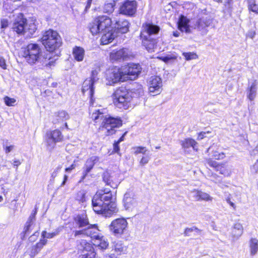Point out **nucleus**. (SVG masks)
<instances>
[{"mask_svg": "<svg viewBox=\"0 0 258 258\" xmlns=\"http://www.w3.org/2000/svg\"><path fill=\"white\" fill-rule=\"evenodd\" d=\"M209 155L212 159L215 160H221L225 158V154L223 152H219L217 151H212V153H210Z\"/></svg>", "mask_w": 258, "mask_h": 258, "instance_id": "58836bf2", "label": "nucleus"}, {"mask_svg": "<svg viewBox=\"0 0 258 258\" xmlns=\"http://www.w3.org/2000/svg\"><path fill=\"white\" fill-rule=\"evenodd\" d=\"M56 120L53 121L54 123H56L60 121H66V120L69 119V115L66 111L61 110L58 111L56 113Z\"/></svg>", "mask_w": 258, "mask_h": 258, "instance_id": "c9c22d12", "label": "nucleus"}, {"mask_svg": "<svg viewBox=\"0 0 258 258\" xmlns=\"http://www.w3.org/2000/svg\"><path fill=\"white\" fill-rule=\"evenodd\" d=\"M76 167V165L75 164H72L70 167L66 168L65 171L67 172H71V171L74 169Z\"/></svg>", "mask_w": 258, "mask_h": 258, "instance_id": "338daca9", "label": "nucleus"}, {"mask_svg": "<svg viewBox=\"0 0 258 258\" xmlns=\"http://www.w3.org/2000/svg\"><path fill=\"white\" fill-rule=\"evenodd\" d=\"M35 223L26 222L23 232L20 234V238L23 240L25 237L29 235L34 229Z\"/></svg>", "mask_w": 258, "mask_h": 258, "instance_id": "2f4dec72", "label": "nucleus"}, {"mask_svg": "<svg viewBox=\"0 0 258 258\" xmlns=\"http://www.w3.org/2000/svg\"><path fill=\"white\" fill-rule=\"evenodd\" d=\"M200 190H195L191 192V196L196 201H200Z\"/></svg>", "mask_w": 258, "mask_h": 258, "instance_id": "3c124183", "label": "nucleus"}, {"mask_svg": "<svg viewBox=\"0 0 258 258\" xmlns=\"http://www.w3.org/2000/svg\"><path fill=\"white\" fill-rule=\"evenodd\" d=\"M61 230V228L60 227H58L51 233H48L46 231H43L41 233V238L43 239L52 238L58 235Z\"/></svg>", "mask_w": 258, "mask_h": 258, "instance_id": "72a5a7b5", "label": "nucleus"}, {"mask_svg": "<svg viewBox=\"0 0 258 258\" xmlns=\"http://www.w3.org/2000/svg\"><path fill=\"white\" fill-rule=\"evenodd\" d=\"M128 223L123 218L113 220L109 225L111 233L116 237H120L126 231Z\"/></svg>", "mask_w": 258, "mask_h": 258, "instance_id": "1a4fd4ad", "label": "nucleus"}, {"mask_svg": "<svg viewBox=\"0 0 258 258\" xmlns=\"http://www.w3.org/2000/svg\"><path fill=\"white\" fill-rule=\"evenodd\" d=\"M189 20L183 15H181L177 22L178 29L181 32H185L186 33L190 32L189 28Z\"/></svg>", "mask_w": 258, "mask_h": 258, "instance_id": "b1692460", "label": "nucleus"}, {"mask_svg": "<svg viewBox=\"0 0 258 258\" xmlns=\"http://www.w3.org/2000/svg\"><path fill=\"white\" fill-rule=\"evenodd\" d=\"M249 247L251 255L256 254L258 251V240L256 238H251L249 241Z\"/></svg>", "mask_w": 258, "mask_h": 258, "instance_id": "e433bc0d", "label": "nucleus"}, {"mask_svg": "<svg viewBox=\"0 0 258 258\" xmlns=\"http://www.w3.org/2000/svg\"><path fill=\"white\" fill-rule=\"evenodd\" d=\"M3 148L6 154L11 152L14 149V145L10 144V143L7 140L3 143Z\"/></svg>", "mask_w": 258, "mask_h": 258, "instance_id": "a19ab883", "label": "nucleus"}, {"mask_svg": "<svg viewBox=\"0 0 258 258\" xmlns=\"http://www.w3.org/2000/svg\"><path fill=\"white\" fill-rule=\"evenodd\" d=\"M171 57L169 56H161L160 57V59L163 60V61L165 62H168L171 59Z\"/></svg>", "mask_w": 258, "mask_h": 258, "instance_id": "69168bd1", "label": "nucleus"}, {"mask_svg": "<svg viewBox=\"0 0 258 258\" xmlns=\"http://www.w3.org/2000/svg\"><path fill=\"white\" fill-rule=\"evenodd\" d=\"M212 198L207 193L201 191L200 195V200L206 201H212Z\"/></svg>", "mask_w": 258, "mask_h": 258, "instance_id": "49530a36", "label": "nucleus"}, {"mask_svg": "<svg viewBox=\"0 0 258 258\" xmlns=\"http://www.w3.org/2000/svg\"><path fill=\"white\" fill-rule=\"evenodd\" d=\"M206 163L209 166L214 168L216 170L220 169L219 168L222 165L221 164L218 163L217 162L213 160L212 158H210L206 159Z\"/></svg>", "mask_w": 258, "mask_h": 258, "instance_id": "ea45409f", "label": "nucleus"}, {"mask_svg": "<svg viewBox=\"0 0 258 258\" xmlns=\"http://www.w3.org/2000/svg\"><path fill=\"white\" fill-rule=\"evenodd\" d=\"M63 136L58 130L47 132L45 136L46 146L49 150H52L56 143L62 141Z\"/></svg>", "mask_w": 258, "mask_h": 258, "instance_id": "ddd939ff", "label": "nucleus"}, {"mask_svg": "<svg viewBox=\"0 0 258 258\" xmlns=\"http://www.w3.org/2000/svg\"><path fill=\"white\" fill-rule=\"evenodd\" d=\"M89 230L86 229V228H80L79 230L73 231V233L75 237H82L86 235H91Z\"/></svg>", "mask_w": 258, "mask_h": 258, "instance_id": "4c0bfd02", "label": "nucleus"}, {"mask_svg": "<svg viewBox=\"0 0 258 258\" xmlns=\"http://www.w3.org/2000/svg\"><path fill=\"white\" fill-rule=\"evenodd\" d=\"M135 151L134 154L137 155L140 153H142L144 155H146V152L147 150L145 147H137L134 148Z\"/></svg>", "mask_w": 258, "mask_h": 258, "instance_id": "09e8293b", "label": "nucleus"}, {"mask_svg": "<svg viewBox=\"0 0 258 258\" xmlns=\"http://www.w3.org/2000/svg\"><path fill=\"white\" fill-rule=\"evenodd\" d=\"M226 201L228 204H229L230 206L233 208L234 209H235V205L233 202L231 201V198L230 195H229L227 198H225Z\"/></svg>", "mask_w": 258, "mask_h": 258, "instance_id": "bf43d9fd", "label": "nucleus"}, {"mask_svg": "<svg viewBox=\"0 0 258 258\" xmlns=\"http://www.w3.org/2000/svg\"><path fill=\"white\" fill-rule=\"evenodd\" d=\"M40 251L37 249V248L35 247V245L33 246L31 248V251L30 252V256L31 258H34L35 256Z\"/></svg>", "mask_w": 258, "mask_h": 258, "instance_id": "603ef678", "label": "nucleus"}, {"mask_svg": "<svg viewBox=\"0 0 258 258\" xmlns=\"http://www.w3.org/2000/svg\"><path fill=\"white\" fill-rule=\"evenodd\" d=\"M74 225L75 228H84L90 224L86 213H83L76 215L74 218Z\"/></svg>", "mask_w": 258, "mask_h": 258, "instance_id": "412c9836", "label": "nucleus"}, {"mask_svg": "<svg viewBox=\"0 0 258 258\" xmlns=\"http://www.w3.org/2000/svg\"><path fill=\"white\" fill-rule=\"evenodd\" d=\"M99 71L97 70H92L91 72V77L86 79L83 83L82 92L85 94V92L88 91V94L90 97V104L93 105L94 99L93 95L94 93V83L98 80L97 75Z\"/></svg>", "mask_w": 258, "mask_h": 258, "instance_id": "6e6552de", "label": "nucleus"}, {"mask_svg": "<svg viewBox=\"0 0 258 258\" xmlns=\"http://www.w3.org/2000/svg\"><path fill=\"white\" fill-rule=\"evenodd\" d=\"M113 103L118 108L123 109H128L131 106L132 95L130 89L121 86L117 88L113 93Z\"/></svg>", "mask_w": 258, "mask_h": 258, "instance_id": "0eeeda50", "label": "nucleus"}, {"mask_svg": "<svg viewBox=\"0 0 258 258\" xmlns=\"http://www.w3.org/2000/svg\"><path fill=\"white\" fill-rule=\"evenodd\" d=\"M113 248L115 252L121 253H124L127 250L126 246H125L122 241L117 240L113 242Z\"/></svg>", "mask_w": 258, "mask_h": 258, "instance_id": "473e14b6", "label": "nucleus"}, {"mask_svg": "<svg viewBox=\"0 0 258 258\" xmlns=\"http://www.w3.org/2000/svg\"><path fill=\"white\" fill-rule=\"evenodd\" d=\"M107 84L112 85L119 82L125 81V77L122 73V69L115 67L109 68L106 71Z\"/></svg>", "mask_w": 258, "mask_h": 258, "instance_id": "9d476101", "label": "nucleus"}, {"mask_svg": "<svg viewBox=\"0 0 258 258\" xmlns=\"http://www.w3.org/2000/svg\"><path fill=\"white\" fill-rule=\"evenodd\" d=\"M94 245L99 247V248L104 250L108 247L109 242L107 239L104 236L100 235L99 238H97L95 239Z\"/></svg>", "mask_w": 258, "mask_h": 258, "instance_id": "7c9ffc66", "label": "nucleus"}, {"mask_svg": "<svg viewBox=\"0 0 258 258\" xmlns=\"http://www.w3.org/2000/svg\"><path fill=\"white\" fill-rule=\"evenodd\" d=\"M86 194L85 193L84 191L81 190L79 191L76 196V199L81 202H84L86 201Z\"/></svg>", "mask_w": 258, "mask_h": 258, "instance_id": "c03bdc74", "label": "nucleus"}, {"mask_svg": "<svg viewBox=\"0 0 258 258\" xmlns=\"http://www.w3.org/2000/svg\"><path fill=\"white\" fill-rule=\"evenodd\" d=\"M251 170L254 173H257L258 171V160L255 162L254 165L251 167Z\"/></svg>", "mask_w": 258, "mask_h": 258, "instance_id": "e2e57ef3", "label": "nucleus"}, {"mask_svg": "<svg viewBox=\"0 0 258 258\" xmlns=\"http://www.w3.org/2000/svg\"><path fill=\"white\" fill-rule=\"evenodd\" d=\"M41 47L36 43H30L25 48L23 56L30 64L40 63L42 66L51 67L56 60L50 53L43 54Z\"/></svg>", "mask_w": 258, "mask_h": 258, "instance_id": "f03ea898", "label": "nucleus"}, {"mask_svg": "<svg viewBox=\"0 0 258 258\" xmlns=\"http://www.w3.org/2000/svg\"><path fill=\"white\" fill-rule=\"evenodd\" d=\"M119 143L117 141L115 142L113 144V150L115 153H118L119 151Z\"/></svg>", "mask_w": 258, "mask_h": 258, "instance_id": "052dcab7", "label": "nucleus"}, {"mask_svg": "<svg viewBox=\"0 0 258 258\" xmlns=\"http://www.w3.org/2000/svg\"><path fill=\"white\" fill-rule=\"evenodd\" d=\"M98 160V157L94 156H92L86 161V163L83 167L82 176L81 180H83L86 178L88 173L90 172L93 168L95 164L97 162Z\"/></svg>", "mask_w": 258, "mask_h": 258, "instance_id": "4be33fe9", "label": "nucleus"}, {"mask_svg": "<svg viewBox=\"0 0 258 258\" xmlns=\"http://www.w3.org/2000/svg\"><path fill=\"white\" fill-rule=\"evenodd\" d=\"M0 67L3 69H7L6 60L3 57L0 56Z\"/></svg>", "mask_w": 258, "mask_h": 258, "instance_id": "13d9d810", "label": "nucleus"}, {"mask_svg": "<svg viewBox=\"0 0 258 258\" xmlns=\"http://www.w3.org/2000/svg\"><path fill=\"white\" fill-rule=\"evenodd\" d=\"M36 23V20L34 19L29 20L28 22L27 21L25 27V32L23 34H26V36L29 37L33 35L37 29Z\"/></svg>", "mask_w": 258, "mask_h": 258, "instance_id": "5701e85b", "label": "nucleus"}, {"mask_svg": "<svg viewBox=\"0 0 258 258\" xmlns=\"http://www.w3.org/2000/svg\"><path fill=\"white\" fill-rule=\"evenodd\" d=\"M248 9L251 12L258 14V5L255 3L248 5Z\"/></svg>", "mask_w": 258, "mask_h": 258, "instance_id": "864d4df0", "label": "nucleus"}, {"mask_svg": "<svg viewBox=\"0 0 258 258\" xmlns=\"http://www.w3.org/2000/svg\"><path fill=\"white\" fill-rule=\"evenodd\" d=\"M82 255L84 258H94L96 253L92 245L89 243H86L83 250Z\"/></svg>", "mask_w": 258, "mask_h": 258, "instance_id": "cd10ccee", "label": "nucleus"}, {"mask_svg": "<svg viewBox=\"0 0 258 258\" xmlns=\"http://www.w3.org/2000/svg\"><path fill=\"white\" fill-rule=\"evenodd\" d=\"M130 94L132 95V99L134 97H140L144 95V91L143 86L137 83L134 85V87L130 89Z\"/></svg>", "mask_w": 258, "mask_h": 258, "instance_id": "bb28decb", "label": "nucleus"}, {"mask_svg": "<svg viewBox=\"0 0 258 258\" xmlns=\"http://www.w3.org/2000/svg\"><path fill=\"white\" fill-rule=\"evenodd\" d=\"M86 229L89 230V231L91 234V235H86L87 236H90L91 238H94L95 239L97 238H99L100 236L98 234L99 229L96 225L89 224L87 228H86Z\"/></svg>", "mask_w": 258, "mask_h": 258, "instance_id": "f704fd0d", "label": "nucleus"}, {"mask_svg": "<svg viewBox=\"0 0 258 258\" xmlns=\"http://www.w3.org/2000/svg\"><path fill=\"white\" fill-rule=\"evenodd\" d=\"M104 110L103 109L95 110L91 115V117L96 123L102 121V127L106 131V135H112L115 133L116 128L122 125V121L120 117L105 115Z\"/></svg>", "mask_w": 258, "mask_h": 258, "instance_id": "20e7f679", "label": "nucleus"}, {"mask_svg": "<svg viewBox=\"0 0 258 258\" xmlns=\"http://www.w3.org/2000/svg\"><path fill=\"white\" fill-rule=\"evenodd\" d=\"M114 4L113 3H107L105 5L104 10L106 13H111L114 11Z\"/></svg>", "mask_w": 258, "mask_h": 258, "instance_id": "37998d69", "label": "nucleus"}, {"mask_svg": "<svg viewBox=\"0 0 258 258\" xmlns=\"http://www.w3.org/2000/svg\"><path fill=\"white\" fill-rule=\"evenodd\" d=\"M118 174L113 171H106L103 174V180L106 184L110 187L116 188L118 186L120 182L118 179Z\"/></svg>", "mask_w": 258, "mask_h": 258, "instance_id": "2eb2a0df", "label": "nucleus"}, {"mask_svg": "<svg viewBox=\"0 0 258 258\" xmlns=\"http://www.w3.org/2000/svg\"><path fill=\"white\" fill-rule=\"evenodd\" d=\"M73 55L76 60L82 61L84 58L85 50L81 47L75 46L73 50Z\"/></svg>", "mask_w": 258, "mask_h": 258, "instance_id": "c85d7f7f", "label": "nucleus"}, {"mask_svg": "<svg viewBox=\"0 0 258 258\" xmlns=\"http://www.w3.org/2000/svg\"><path fill=\"white\" fill-rule=\"evenodd\" d=\"M39 235V233L38 232V230H37L36 231H35L33 234H32V235H31L29 238V240L30 241V242H34L35 241L37 237H38Z\"/></svg>", "mask_w": 258, "mask_h": 258, "instance_id": "5fc2aeb1", "label": "nucleus"}, {"mask_svg": "<svg viewBox=\"0 0 258 258\" xmlns=\"http://www.w3.org/2000/svg\"><path fill=\"white\" fill-rule=\"evenodd\" d=\"M150 158V156L149 155L143 157L140 162V164L142 165L146 164L147 163H148Z\"/></svg>", "mask_w": 258, "mask_h": 258, "instance_id": "6e6d98bb", "label": "nucleus"}, {"mask_svg": "<svg viewBox=\"0 0 258 258\" xmlns=\"http://www.w3.org/2000/svg\"><path fill=\"white\" fill-rule=\"evenodd\" d=\"M92 205L95 213L105 217H110L118 211L112 192L107 188L99 190L95 194L92 200Z\"/></svg>", "mask_w": 258, "mask_h": 258, "instance_id": "f257e3e1", "label": "nucleus"}, {"mask_svg": "<svg viewBox=\"0 0 258 258\" xmlns=\"http://www.w3.org/2000/svg\"><path fill=\"white\" fill-rule=\"evenodd\" d=\"M41 41L51 56L58 58L60 54L59 47L62 45V39L59 34L55 31L49 29L45 31L41 38Z\"/></svg>", "mask_w": 258, "mask_h": 258, "instance_id": "423d86ee", "label": "nucleus"}, {"mask_svg": "<svg viewBox=\"0 0 258 258\" xmlns=\"http://www.w3.org/2000/svg\"><path fill=\"white\" fill-rule=\"evenodd\" d=\"M180 143L185 152L188 151V149L190 147L194 150H198V143L191 138H186L181 140Z\"/></svg>", "mask_w": 258, "mask_h": 258, "instance_id": "393cba45", "label": "nucleus"}, {"mask_svg": "<svg viewBox=\"0 0 258 258\" xmlns=\"http://www.w3.org/2000/svg\"><path fill=\"white\" fill-rule=\"evenodd\" d=\"M194 231H195L197 232H200L201 231V230L199 229H198L197 227H196L195 226H193L192 227H191V228H185L184 232V235L185 236H189V233Z\"/></svg>", "mask_w": 258, "mask_h": 258, "instance_id": "a18cd8bd", "label": "nucleus"}, {"mask_svg": "<svg viewBox=\"0 0 258 258\" xmlns=\"http://www.w3.org/2000/svg\"><path fill=\"white\" fill-rule=\"evenodd\" d=\"M160 30V27L153 23H146L143 24L140 36L143 45L149 52L154 51L157 46V38Z\"/></svg>", "mask_w": 258, "mask_h": 258, "instance_id": "39448f33", "label": "nucleus"}, {"mask_svg": "<svg viewBox=\"0 0 258 258\" xmlns=\"http://www.w3.org/2000/svg\"><path fill=\"white\" fill-rule=\"evenodd\" d=\"M257 82L254 80L247 89V97L250 101L254 99L256 95Z\"/></svg>", "mask_w": 258, "mask_h": 258, "instance_id": "a878e982", "label": "nucleus"}, {"mask_svg": "<svg viewBox=\"0 0 258 258\" xmlns=\"http://www.w3.org/2000/svg\"><path fill=\"white\" fill-rule=\"evenodd\" d=\"M130 23L126 20L123 19H119L116 20L112 28V32H114L116 37L119 35V34H124L128 31Z\"/></svg>", "mask_w": 258, "mask_h": 258, "instance_id": "dca6fc26", "label": "nucleus"}, {"mask_svg": "<svg viewBox=\"0 0 258 258\" xmlns=\"http://www.w3.org/2000/svg\"><path fill=\"white\" fill-rule=\"evenodd\" d=\"M27 19L22 13H19L15 16L12 28L18 34H23L25 32V27Z\"/></svg>", "mask_w": 258, "mask_h": 258, "instance_id": "4468645a", "label": "nucleus"}, {"mask_svg": "<svg viewBox=\"0 0 258 258\" xmlns=\"http://www.w3.org/2000/svg\"><path fill=\"white\" fill-rule=\"evenodd\" d=\"M122 73L125 80H134L141 72L142 68L139 63H129L122 68Z\"/></svg>", "mask_w": 258, "mask_h": 258, "instance_id": "f8f14e48", "label": "nucleus"}, {"mask_svg": "<svg viewBox=\"0 0 258 258\" xmlns=\"http://www.w3.org/2000/svg\"><path fill=\"white\" fill-rule=\"evenodd\" d=\"M137 3L135 1H126L120 6V13L129 16H133L136 12Z\"/></svg>", "mask_w": 258, "mask_h": 258, "instance_id": "f3484780", "label": "nucleus"}, {"mask_svg": "<svg viewBox=\"0 0 258 258\" xmlns=\"http://www.w3.org/2000/svg\"><path fill=\"white\" fill-rule=\"evenodd\" d=\"M182 55L185 57V59L186 60H190L198 58V55L197 54L193 52H183L182 53Z\"/></svg>", "mask_w": 258, "mask_h": 258, "instance_id": "79ce46f5", "label": "nucleus"}, {"mask_svg": "<svg viewBox=\"0 0 258 258\" xmlns=\"http://www.w3.org/2000/svg\"><path fill=\"white\" fill-rule=\"evenodd\" d=\"M112 21L110 18L105 16H99L95 19L89 25V28L92 35L102 33L101 44L106 45L112 41L116 34L112 32L111 27Z\"/></svg>", "mask_w": 258, "mask_h": 258, "instance_id": "7ed1b4c3", "label": "nucleus"}, {"mask_svg": "<svg viewBox=\"0 0 258 258\" xmlns=\"http://www.w3.org/2000/svg\"><path fill=\"white\" fill-rule=\"evenodd\" d=\"M9 22L6 19H3L1 20V26L2 29H6L8 27Z\"/></svg>", "mask_w": 258, "mask_h": 258, "instance_id": "4d7b16f0", "label": "nucleus"}, {"mask_svg": "<svg viewBox=\"0 0 258 258\" xmlns=\"http://www.w3.org/2000/svg\"><path fill=\"white\" fill-rule=\"evenodd\" d=\"M162 81L159 76H154L150 78L149 83V91L150 93L159 94L161 92Z\"/></svg>", "mask_w": 258, "mask_h": 258, "instance_id": "a211bd4d", "label": "nucleus"}, {"mask_svg": "<svg viewBox=\"0 0 258 258\" xmlns=\"http://www.w3.org/2000/svg\"><path fill=\"white\" fill-rule=\"evenodd\" d=\"M138 195L133 190H128L123 199V206L126 211H132L136 209L139 204Z\"/></svg>", "mask_w": 258, "mask_h": 258, "instance_id": "9b49d317", "label": "nucleus"}, {"mask_svg": "<svg viewBox=\"0 0 258 258\" xmlns=\"http://www.w3.org/2000/svg\"><path fill=\"white\" fill-rule=\"evenodd\" d=\"M47 239H43L41 238L39 242L36 243L35 246L38 250L40 251L42 247L47 243Z\"/></svg>", "mask_w": 258, "mask_h": 258, "instance_id": "de8ad7c7", "label": "nucleus"}, {"mask_svg": "<svg viewBox=\"0 0 258 258\" xmlns=\"http://www.w3.org/2000/svg\"><path fill=\"white\" fill-rule=\"evenodd\" d=\"M243 228L241 224L239 223H235L232 227L231 234L235 239H238L243 233Z\"/></svg>", "mask_w": 258, "mask_h": 258, "instance_id": "c756f323", "label": "nucleus"}, {"mask_svg": "<svg viewBox=\"0 0 258 258\" xmlns=\"http://www.w3.org/2000/svg\"><path fill=\"white\" fill-rule=\"evenodd\" d=\"M35 216L34 215V214H32V213L30 215L29 217L28 218V219L27 222H28V223H35Z\"/></svg>", "mask_w": 258, "mask_h": 258, "instance_id": "680f3d73", "label": "nucleus"}, {"mask_svg": "<svg viewBox=\"0 0 258 258\" xmlns=\"http://www.w3.org/2000/svg\"><path fill=\"white\" fill-rule=\"evenodd\" d=\"M4 101L5 104L9 106H12L13 104L16 102L15 99L10 98L8 96H6L4 98Z\"/></svg>", "mask_w": 258, "mask_h": 258, "instance_id": "8fccbe9b", "label": "nucleus"}, {"mask_svg": "<svg viewBox=\"0 0 258 258\" xmlns=\"http://www.w3.org/2000/svg\"><path fill=\"white\" fill-rule=\"evenodd\" d=\"M130 51L127 48H123L118 50H113L110 52V58L112 61H121L129 57Z\"/></svg>", "mask_w": 258, "mask_h": 258, "instance_id": "aec40b11", "label": "nucleus"}, {"mask_svg": "<svg viewBox=\"0 0 258 258\" xmlns=\"http://www.w3.org/2000/svg\"><path fill=\"white\" fill-rule=\"evenodd\" d=\"M212 22V19L210 16H203L196 21L194 29H197L199 31H203L206 33L207 32V28L211 25Z\"/></svg>", "mask_w": 258, "mask_h": 258, "instance_id": "6ab92c4d", "label": "nucleus"}, {"mask_svg": "<svg viewBox=\"0 0 258 258\" xmlns=\"http://www.w3.org/2000/svg\"><path fill=\"white\" fill-rule=\"evenodd\" d=\"M219 168L220 169L217 170L216 171H219L220 173L221 174L226 175V173L227 172V171L224 167L223 164H222Z\"/></svg>", "mask_w": 258, "mask_h": 258, "instance_id": "0e129e2a", "label": "nucleus"}, {"mask_svg": "<svg viewBox=\"0 0 258 258\" xmlns=\"http://www.w3.org/2000/svg\"><path fill=\"white\" fill-rule=\"evenodd\" d=\"M206 134V132H202L200 133L198 135V139L199 140L203 139L204 137H205Z\"/></svg>", "mask_w": 258, "mask_h": 258, "instance_id": "774afa93", "label": "nucleus"}]
</instances>
